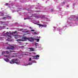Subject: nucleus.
<instances>
[{"label": "nucleus", "instance_id": "nucleus-1", "mask_svg": "<svg viewBox=\"0 0 78 78\" xmlns=\"http://www.w3.org/2000/svg\"><path fill=\"white\" fill-rule=\"evenodd\" d=\"M16 61H17V59H13L11 60L9 62V63L11 64H13L15 63V62H16Z\"/></svg>", "mask_w": 78, "mask_h": 78}, {"label": "nucleus", "instance_id": "nucleus-2", "mask_svg": "<svg viewBox=\"0 0 78 78\" xmlns=\"http://www.w3.org/2000/svg\"><path fill=\"white\" fill-rule=\"evenodd\" d=\"M13 33H17V31H15V32H13V33H9L8 32H7V36H8L9 37H11V36H9V34H12V35H13Z\"/></svg>", "mask_w": 78, "mask_h": 78}, {"label": "nucleus", "instance_id": "nucleus-3", "mask_svg": "<svg viewBox=\"0 0 78 78\" xmlns=\"http://www.w3.org/2000/svg\"><path fill=\"white\" fill-rule=\"evenodd\" d=\"M7 49L10 50H14V47L13 46H10V47L7 48Z\"/></svg>", "mask_w": 78, "mask_h": 78}, {"label": "nucleus", "instance_id": "nucleus-4", "mask_svg": "<svg viewBox=\"0 0 78 78\" xmlns=\"http://www.w3.org/2000/svg\"><path fill=\"white\" fill-rule=\"evenodd\" d=\"M31 39H32L31 40H29L30 41H32L33 42L34 41V40H37V42H39V39H36V38H32V37H30Z\"/></svg>", "mask_w": 78, "mask_h": 78}, {"label": "nucleus", "instance_id": "nucleus-5", "mask_svg": "<svg viewBox=\"0 0 78 78\" xmlns=\"http://www.w3.org/2000/svg\"><path fill=\"white\" fill-rule=\"evenodd\" d=\"M37 24L39 26V28H40L41 27H47V25H46V24L42 25V24H38V23H37Z\"/></svg>", "mask_w": 78, "mask_h": 78}, {"label": "nucleus", "instance_id": "nucleus-6", "mask_svg": "<svg viewBox=\"0 0 78 78\" xmlns=\"http://www.w3.org/2000/svg\"><path fill=\"white\" fill-rule=\"evenodd\" d=\"M6 17H7L8 19H11V16H7L6 17H5L2 18V19H6Z\"/></svg>", "mask_w": 78, "mask_h": 78}, {"label": "nucleus", "instance_id": "nucleus-7", "mask_svg": "<svg viewBox=\"0 0 78 78\" xmlns=\"http://www.w3.org/2000/svg\"><path fill=\"white\" fill-rule=\"evenodd\" d=\"M13 36L16 39H17L19 37V35L18 34H17V35H13Z\"/></svg>", "mask_w": 78, "mask_h": 78}, {"label": "nucleus", "instance_id": "nucleus-8", "mask_svg": "<svg viewBox=\"0 0 78 78\" xmlns=\"http://www.w3.org/2000/svg\"><path fill=\"white\" fill-rule=\"evenodd\" d=\"M4 60L5 61H6V62H8L9 61V59H8V58L4 59Z\"/></svg>", "mask_w": 78, "mask_h": 78}, {"label": "nucleus", "instance_id": "nucleus-9", "mask_svg": "<svg viewBox=\"0 0 78 78\" xmlns=\"http://www.w3.org/2000/svg\"><path fill=\"white\" fill-rule=\"evenodd\" d=\"M36 18H37L38 19H39L40 18H42V17H41V16H37L35 17Z\"/></svg>", "mask_w": 78, "mask_h": 78}, {"label": "nucleus", "instance_id": "nucleus-10", "mask_svg": "<svg viewBox=\"0 0 78 78\" xmlns=\"http://www.w3.org/2000/svg\"><path fill=\"white\" fill-rule=\"evenodd\" d=\"M24 41V40L23 39H18L17 40V41L19 42V41Z\"/></svg>", "mask_w": 78, "mask_h": 78}, {"label": "nucleus", "instance_id": "nucleus-11", "mask_svg": "<svg viewBox=\"0 0 78 78\" xmlns=\"http://www.w3.org/2000/svg\"><path fill=\"white\" fill-rule=\"evenodd\" d=\"M73 17H74V18H76V20H78V16H74Z\"/></svg>", "mask_w": 78, "mask_h": 78}, {"label": "nucleus", "instance_id": "nucleus-12", "mask_svg": "<svg viewBox=\"0 0 78 78\" xmlns=\"http://www.w3.org/2000/svg\"><path fill=\"white\" fill-rule=\"evenodd\" d=\"M29 49H30V50L31 51H34V48H29Z\"/></svg>", "mask_w": 78, "mask_h": 78}, {"label": "nucleus", "instance_id": "nucleus-13", "mask_svg": "<svg viewBox=\"0 0 78 78\" xmlns=\"http://www.w3.org/2000/svg\"><path fill=\"white\" fill-rule=\"evenodd\" d=\"M10 53L8 51H5V54H9Z\"/></svg>", "mask_w": 78, "mask_h": 78}, {"label": "nucleus", "instance_id": "nucleus-14", "mask_svg": "<svg viewBox=\"0 0 78 78\" xmlns=\"http://www.w3.org/2000/svg\"><path fill=\"white\" fill-rule=\"evenodd\" d=\"M23 39H28L29 40V38H27V37H24L23 38Z\"/></svg>", "mask_w": 78, "mask_h": 78}, {"label": "nucleus", "instance_id": "nucleus-15", "mask_svg": "<svg viewBox=\"0 0 78 78\" xmlns=\"http://www.w3.org/2000/svg\"><path fill=\"white\" fill-rule=\"evenodd\" d=\"M5 51H2V55H4V54H5Z\"/></svg>", "mask_w": 78, "mask_h": 78}, {"label": "nucleus", "instance_id": "nucleus-16", "mask_svg": "<svg viewBox=\"0 0 78 78\" xmlns=\"http://www.w3.org/2000/svg\"><path fill=\"white\" fill-rule=\"evenodd\" d=\"M9 51L11 53H12V52H15V51H12V50H10V51Z\"/></svg>", "mask_w": 78, "mask_h": 78}, {"label": "nucleus", "instance_id": "nucleus-17", "mask_svg": "<svg viewBox=\"0 0 78 78\" xmlns=\"http://www.w3.org/2000/svg\"><path fill=\"white\" fill-rule=\"evenodd\" d=\"M1 24H3V25H5V22H2V21H1Z\"/></svg>", "mask_w": 78, "mask_h": 78}, {"label": "nucleus", "instance_id": "nucleus-18", "mask_svg": "<svg viewBox=\"0 0 78 78\" xmlns=\"http://www.w3.org/2000/svg\"><path fill=\"white\" fill-rule=\"evenodd\" d=\"M32 57H33L34 59H37V57H35V56H32Z\"/></svg>", "mask_w": 78, "mask_h": 78}, {"label": "nucleus", "instance_id": "nucleus-19", "mask_svg": "<svg viewBox=\"0 0 78 78\" xmlns=\"http://www.w3.org/2000/svg\"><path fill=\"white\" fill-rule=\"evenodd\" d=\"M3 27H5V26H3V27L1 26V27H0V30H2V28H3Z\"/></svg>", "mask_w": 78, "mask_h": 78}, {"label": "nucleus", "instance_id": "nucleus-20", "mask_svg": "<svg viewBox=\"0 0 78 78\" xmlns=\"http://www.w3.org/2000/svg\"><path fill=\"white\" fill-rule=\"evenodd\" d=\"M35 57H36H36L37 58V57L38 58H39V56L38 55H37L36 56H35Z\"/></svg>", "mask_w": 78, "mask_h": 78}, {"label": "nucleus", "instance_id": "nucleus-21", "mask_svg": "<svg viewBox=\"0 0 78 78\" xmlns=\"http://www.w3.org/2000/svg\"><path fill=\"white\" fill-rule=\"evenodd\" d=\"M17 61H16V62H15V63H16V64H19V63L18 62H17Z\"/></svg>", "mask_w": 78, "mask_h": 78}, {"label": "nucleus", "instance_id": "nucleus-22", "mask_svg": "<svg viewBox=\"0 0 78 78\" xmlns=\"http://www.w3.org/2000/svg\"><path fill=\"white\" fill-rule=\"evenodd\" d=\"M4 15V14L3 13H2L0 14L1 16H3Z\"/></svg>", "mask_w": 78, "mask_h": 78}, {"label": "nucleus", "instance_id": "nucleus-23", "mask_svg": "<svg viewBox=\"0 0 78 78\" xmlns=\"http://www.w3.org/2000/svg\"><path fill=\"white\" fill-rule=\"evenodd\" d=\"M37 34V33L35 32L33 33V34Z\"/></svg>", "mask_w": 78, "mask_h": 78}, {"label": "nucleus", "instance_id": "nucleus-24", "mask_svg": "<svg viewBox=\"0 0 78 78\" xmlns=\"http://www.w3.org/2000/svg\"><path fill=\"white\" fill-rule=\"evenodd\" d=\"M30 66V65H31V64H30V63H29L28 64H27L26 65V66H28L29 65Z\"/></svg>", "mask_w": 78, "mask_h": 78}, {"label": "nucleus", "instance_id": "nucleus-25", "mask_svg": "<svg viewBox=\"0 0 78 78\" xmlns=\"http://www.w3.org/2000/svg\"><path fill=\"white\" fill-rule=\"evenodd\" d=\"M5 57H7V58H8L9 56L8 55H5Z\"/></svg>", "mask_w": 78, "mask_h": 78}, {"label": "nucleus", "instance_id": "nucleus-26", "mask_svg": "<svg viewBox=\"0 0 78 78\" xmlns=\"http://www.w3.org/2000/svg\"><path fill=\"white\" fill-rule=\"evenodd\" d=\"M6 5H9V4L8 3H6L5 4Z\"/></svg>", "mask_w": 78, "mask_h": 78}, {"label": "nucleus", "instance_id": "nucleus-27", "mask_svg": "<svg viewBox=\"0 0 78 78\" xmlns=\"http://www.w3.org/2000/svg\"><path fill=\"white\" fill-rule=\"evenodd\" d=\"M31 31H34V30H31Z\"/></svg>", "mask_w": 78, "mask_h": 78}, {"label": "nucleus", "instance_id": "nucleus-28", "mask_svg": "<svg viewBox=\"0 0 78 78\" xmlns=\"http://www.w3.org/2000/svg\"><path fill=\"white\" fill-rule=\"evenodd\" d=\"M31 58H30L29 61H31Z\"/></svg>", "mask_w": 78, "mask_h": 78}, {"label": "nucleus", "instance_id": "nucleus-29", "mask_svg": "<svg viewBox=\"0 0 78 78\" xmlns=\"http://www.w3.org/2000/svg\"><path fill=\"white\" fill-rule=\"evenodd\" d=\"M36 46H37V44H36V43H35V44Z\"/></svg>", "mask_w": 78, "mask_h": 78}, {"label": "nucleus", "instance_id": "nucleus-30", "mask_svg": "<svg viewBox=\"0 0 78 78\" xmlns=\"http://www.w3.org/2000/svg\"><path fill=\"white\" fill-rule=\"evenodd\" d=\"M69 5H67V7H69Z\"/></svg>", "mask_w": 78, "mask_h": 78}, {"label": "nucleus", "instance_id": "nucleus-31", "mask_svg": "<svg viewBox=\"0 0 78 78\" xmlns=\"http://www.w3.org/2000/svg\"><path fill=\"white\" fill-rule=\"evenodd\" d=\"M24 19H27V18H24Z\"/></svg>", "mask_w": 78, "mask_h": 78}, {"label": "nucleus", "instance_id": "nucleus-32", "mask_svg": "<svg viewBox=\"0 0 78 78\" xmlns=\"http://www.w3.org/2000/svg\"><path fill=\"white\" fill-rule=\"evenodd\" d=\"M51 10H52V11H53V9H52Z\"/></svg>", "mask_w": 78, "mask_h": 78}, {"label": "nucleus", "instance_id": "nucleus-33", "mask_svg": "<svg viewBox=\"0 0 78 78\" xmlns=\"http://www.w3.org/2000/svg\"><path fill=\"white\" fill-rule=\"evenodd\" d=\"M20 30V31H22V30Z\"/></svg>", "mask_w": 78, "mask_h": 78}, {"label": "nucleus", "instance_id": "nucleus-34", "mask_svg": "<svg viewBox=\"0 0 78 78\" xmlns=\"http://www.w3.org/2000/svg\"><path fill=\"white\" fill-rule=\"evenodd\" d=\"M7 29H8V28H7Z\"/></svg>", "mask_w": 78, "mask_h": 78}, {"label": "nucleus", "instance_id": "nucleus-35", "mask_svg": "<svg viewBox=\"0 0 78 78\" xmlns=\"http://www.w3.org/2000/svg\"><path fill=\"white\" fill-rule=\"evenodd\" d=\"M39 38H40V37H39Z\"/></svg>", "mask_w": 78, "mask_h": 78}, {"label": "nucleus", "instance_id": "nucleus-36", "mask_svg": "<svg viewBox=\"0 0 78 78\" xmlns=\"http://www.w3.org/2000/svg\"><path fill=\"white\" fill-rule=\"evenodd\" d=\"M30 28H31V27H30Z\"/></svg>", "mask_w": 78, "mask_h": 78}]
</instances>
